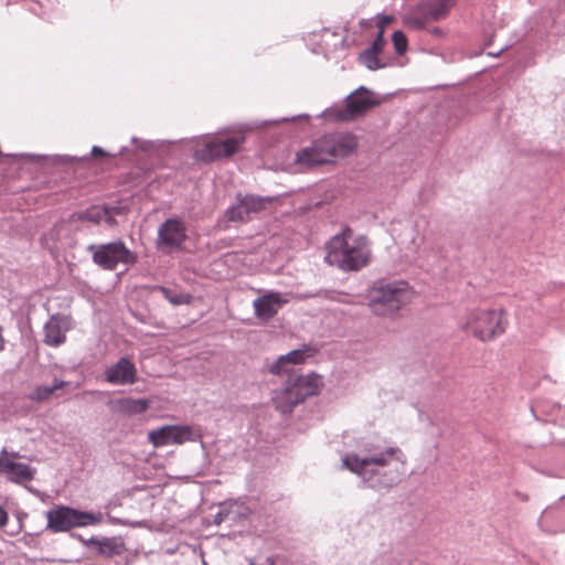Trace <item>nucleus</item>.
Returning <instances> with one entry per match:
<instances>
[{
    "mask_svg": "<svg viewBox=\"0 0 565 565\" xmlns=\"http://www.w3.org/2000/svg\"><path fill=\"white\" fill-rule=\"evenodd\" d=\"M285 303H287V300L282 298L279 292H267L254 300L255 316L262 320L268 321L277 315Z\"/></svg>",
    "mask_w": 565,
    "mask_h": 565,
    "instance_id": "obj_16",
    "label": "nucleus"
},
{
    "mask_svg": "<svg viewBox=\"0 0 565 565\" xmlns=\"http://www.w3.org/2000/svg\"><path fill=\"white\" fill-rule=\"evenodd\" d=\"M12 157L20 158V159H26V160H30V161H33L36 163H41L42 161H46L50 159V157H47V156H36V154H31V153L12 154Z\"/></svg>",
    "mask_w": 565,
    "mask_h": 565,
    "instance_id": "obj_29",
    "label": "nucleus"
},
{
    "mask_svg": "<svg viewBox=\"0 0 565 565\" xmlns=\"http://www.w3.org/2000/svg\"><path fill=\"white\" fill-rule=\"evenodd\" d=\"M3 328L0 326V352L4 350L6 340L3 338Z\"/></svg>",
    "mask_w": 565,
    "mask_h": 565,
    "instance_id": "obj_38",
    "label": "nucleus"
},
{
    "mask_svg": "<svg viewBox=\"0 0 565 565\" xmlns=\"http://www.w3.org/2000/svg\"><path fill=\"white\" fill-rule=\"evenodd\" d=\"M152 290L159 291L173 306L189 305L192 300L190 294L181 292L169 287L157 285Z\"/></svg>",
    "mask_w": 565,
    "mask_h": 565,
    "instance_id": "obj_23",
    "label": "nucleus"
},
{
    "mask_svg": "<svg viewBox=\"0 0 565 565\" xmlns=\"http://www.w3.org/2000/svg\"><path fill=\"white\" fill-rule=\"evenodd\" d=\"M328 298L331 299V300L341 302V303H350V301L347 298H340V297H335L333 295L328 297Z\"/></svg>",
    "mask_w": 565,
    "mask_h": 565,
    "instance_id": "obj_39",
    "label": "nucleus"
},
{
    "mask_svg": "<svg viewBox=\"0 0 565 565\" xmlns=\"http://www.w3.org/2000/svg\"><path fill=\"white\" fill-rule=\"evenodd\" d=\"M507 323L503 309L476 310L470 313L468 320V326L473 337L483 342L491 341L503 334Z\"/></svg>",
    "mask_w": 565,
    "mask_h": 565,
    "instance_id": "obj_8",
    "label": "nucleus"
},
{
    "mask_svg": "<svg viewBox=\"0 0 565 565\" xmlns=\"http://www.w3.org/2000/svg\"><path fill=\"white\" fill-rule=\"evenodd\" d=\"M46 530L52 533L67 532L73 527L97 525L102 522V513L81 511L68 505H55L45 512Z\"/></svg>",
    "mask_w": 565,
    "mask_h": 565,
    "instance_id": "obj_6",
    "label": "nucleus"
},
{
    "mask_svg": "<svg viewBox=\"0 0 565 565\" xmlns=\"http://www.w3.org/2000/svg\"><path fill=\"white\" fill-rule=\"evenodd\" d=\"M4 458H8L10 460L19 459V458H21V455L18 451H8V455Z\"/></svg>",
    "mask_w": 565,
    "mask_h": 565,
    "instance_id": "obj_36",
    "label": "nucleus"
},
{
    "mask_svg": "<svg viewBox=\"0 0 565 565\" xmlns=\"http://www.w3.org/2000/svg\"><path fill=\"white\" fill-rule=\"evenodd\" d=\"M456 0H425L418 3L406 17L405 23L415 30L446 18Z\"/></svg>",
    "mask_w": 565,
    "mask_h": 565,
    "instance_id": "obj_10",
    "label": "nucleus"
},
{
    "mask_svg": "<svg viewBox=\"0 0 565 565\" xmlns=\"http://www.w3.org/2000/svg\"><path fill=\"white\" fill-rule=\"evenodd\" d=\"M393 21V17L391 15H381L377 20V29L383 30L385 32V28Z\"/></svg>",
    "mask_w": 565,
    "mask_h": 565,
    "instance_id": "obj_31",
    "label": "nucleus"
},
{
    "mask_svg": "<svg viewBox=\"0 0 565 565\" xmlns=\"http://www.w3.org/2000/svg\"><path fill=\"white\" fill-rule=\"evenodd\" d=\"M185 224L179 218H167L158 228L157 245L164 253L181 250L186 241Z\"/></svg>",
    "mask_w": 565,
    "mask_h": 565,
    "instance_id": "obj_13",
    "label": "nucleus"
},
{
    "mask_svg": "<svg viewBox=\"0 0 565 565\" xmlns=\"http://www.w3.org/2000/svg\"><path fill=\"white\" fill-rule=\"evenodd\" d=\"M108 207H109V210H111V214H114V215H118V214L122 213L121 206H108Z\"/></svg>",
    "mask_w": 565,
    "mask_h": 565,
    "instance_id": "obj_40",
    "label": "nucleus"
},
{
    "mask_svg": "<svg viewBox=\"0 0 565 565\" xmlns=\"http://www.w3.org/2000/svg\"><path fill=\"white\" fill-rule=\"evenodd\" d=\"M92 154H93V156H102V157H106V156H108V153H107L104 149H102L100 147H98V146H94V147L92 148Z\"/></svg>",
    "mask_w": 565,
    "mask_h": 565,
    "instance_id": "obj_34",
    "label": "nucleus"
},
{
    "mask_svg": "<svg viewBox=\"0 0 565 565\" xmlns=\"http://www.w3.org/2000/svg\"><path fill=\"white\" fill-rule=\"evenodd\" d=\"M71 536L73 539H76V540L81 541L85 545V541L86 540L81 534L72 533Z\"/></svg>",
    "mask_w": 565,
    "mask_h": 565,
    "instance_id": "obj_42",
    "label": "nucleus"
},
{
    "mask_svg": "<svg viewBox=\"0 0 565 565\" xmlns=\"http://www.w3.org/2000/svg\"><path fill=\"white\" fill-rule=\"evenodd\" d=\"M379 54V52L365 49L359 54L358 62L364 65L370 71H377L384 68L386 64L381 62V60L377 57Z\"/></svg>",
    "mask_w": 565,
    "mask_h": 565,
    "instance_id": "obj_25",
    "label": "nucleus"
},
{
    "mask_svg": "<svg viewBox=\"0 0 565 565\" xmlns=\"http://www.w3.org/2000/svg\"><path fill=\"white\" fill-rule=\"evenodd\" d=\"M87 249L92 253L93 262L106 270L116 269L119 263L129 266L137 262V255L128 249L122 241L93 244Z\"/></svg>",
    "mask_w": 565,
    "mask_h": 565,
    "instance_id": "obj_9",
    "label": "nucleus"
},
{
    "mask_svg": "<svg viewBox=\"0 0 565 565\" xmlns=\"http://www.w3.org/2000/svg\"><path fill=\"white\" fill-rule=\"evenodd\" d=\"M106 214V209H103L100 205H92L85 211L75 212L72 214L73 221H81V222H90L94 224H99L103 220V217Z\"/></svg>",
    "mask_w": 565,
    "mask_h": 565,
    "instance_id": "obj_24",
    "label": "nucleus"
},
{
    "mask_svg": "<svg viewBox=\"0 0 565 565\" xmlns=\"http://www.w3.org/2000/svg\"><path fill=\"white\" fill-rule=\"evenodd\" d=\"M225 216L230 222H247L252 217L238 200H236L235 204L227 207Z\"/></svg>",
    "mask_w": 565,
    "mask_h": 565,
    "instance_id": "obj_26",
    "label": "nucleus"
},
{
    "mask_svg": "<svg viewBox=\"0 0 565 565\" xmlns=\"http://www.w3.org/2000/svg\"><path fill=\"white\" fill-rule=\"evenodd\" d=\"M131 142L132 143H139V148L142 150V151H150L153 149V145L151 141H147V140H139L138 138L134 137L131 139Z\"/></svg>",
    "mask_w": 565,
    "mask_h": 565,
    "instance_id": "obj_30",
    "label": "nucleus"
},
{
    "mask_svg": "<svg viewBox=\"0 0 565 565\" xmlns=\"http://www.w3.org/2000/svg\"><path fill=\"white\" fill-rule=\"evenodd\" d=\"M358 147L356 139L351 134L334 132L315 140L311 146L297 152L295 163L302 169L333 162L338 157H347Z\"/></svg>",
    "mask_w": 565,
    "mask_h": 565,
    "instance_id": "obj_3",
    "label": "nucleus"
},
{
    "mask_svg": "<svg viewBox=\"0 0 565 565\" xmlns=\"http://www.w3.org/2000/svg\"><path fill=\"white\" fill-rule=\"evenodd\" d=\"M392 42H393L395 52L398 55H403L407 51L408 42H407V38L403 31H395L392 34Z\"/></svg>",
    "mask_w": 565,
    "mask_h": 565,
    "instance_id": "obj_27",
    "label": "nucleus"
},
{
    "mask_svg": "<svg viewBox=\"0 0 565 565\" xmlns=\"http://www.w3.org/2000/svg\"><path fill=\"white\" fill-rule=\"evenodd\" d=\"M201 439V429L190 425H166L148 433V440L157 448L171 444L182 445L186 441H198Z\"/></svg>",
    "mask_w": 565,
    "mask_h": 565,
    "instance_id": "obj_11",
    "label": "nucleus"
},
{
    "mask_svg": "<svg viewBox=\"0 0 565 565\" xmlns=\"http://www.w3.org/2000/svg\"><path fill=\"white\" fill-rule=\"evenodd\" d=\"M316 353V350L309 345H303L301 349H297L290 351L289 353L279 356L270 366L269 372L273 374H281L285 372H289L287 367L288 364H301L308 358L312 356Z\"/></svg>",
    "mask_w": 565,
    "mask_h": 565,
    "instance_id": "obj_18",
    "label": "nucleus"
},
{
    "mask_svg": "<svg viewBox=\"0 0 565 565\" xmlns=\"http://www.w3.org/2000/svg\"><path fill=\"white\" fill-rule=\"evenodd\" d=\"M67 385L68 382L54 379L51 385L42 384L35 386L29 397L35 402H45L49 401L53 395H55L56 391Z\"/></svg>",
    "mask_w": 565,
    "mask_h": 565,
    "instance_id": "obj_21",
    "label": "nucleus"
},
{
    "mask_svg": "<svg viewBox=\"0 0 565 565\" xmlns=\"http://www.w3.org/2000/svg\"><path fill=\"white\" fill-rule=\"evenodd\" d=\"M52 160L55 162V163H65L66 161H68L70 159L67 157H62V156H55L52 158Z\"/></svg>",
    "mask_w": 565,
    "mask_h": 565,
    "instance_id": "obj_37",
    "label": "nucleus"
},
{
    "mask_svg": "<svg viewBox=\"0 0 565 565\" xmlns=\"http://www.w3.org/2000/svg\"><path fill=\"white\" fill-rule=\"evenodd\" d=\"M363 456L347 454L342 458L345 469L361 477L363 483L375 490L390 489L401 481V473L383 471L395 460L404 462V454L398 447H381L374 443L363 445Z\"/></svg>",
    "mask_w": 565,
    "mask_h": 565,
    "instance_id": "obj_1",
    "label": "nucleus"
},
{
    "mask_svg": "<svg viewBox=\"0 0 565 565\" xmlns=\"http://www.w3.org/2000/svg\"><path fill=\"white\" fill-rule=\"evenodd\" d=\"M384 44H385L384 31L383 30H379L374 41L371 44V46H369L366 50L381 53L383 51V49H384Z\"/></svg>",
    "mask_w": 565,
    "mask_h": 565,
    "instance_id": "obj_28",
    "label": "nucleus"
},
{
    "mask_svg": "<svg viewBox=\"0 0 565 565\" xmlns=\"http://www.w3.org/2000/svg\"><path fill=\"white\" fill-rule=\"evenodd\" d=\"M398 565H411V562L409 561H405V562L399 563Z\"/></svg>",
    "mask_w": 565,
    "mask_h": 565,
    "instance_id": "obj_44",
    "label": "nucleus"
},
{
    "mask_svg": "<svg viewBox=\"0 0 565 565\" xmlns=\"http://www.w3.org/2000/svg\"><path fill=\"white\" fill-rule=\"evenodd\" d=\"M68 330V319L62 315H53L44 324L43 342L50 347H60L66 341V331Z\"/></svg>",
    "mask_w": 565,
    "mask_h": 565,
    "instance_id": "obj_17",
    "label": "nucleus"
},
{
    "mask_svg": "<svg viewBox=\"0 0 565 565\" xmlns=\"http://www.w3.org/2000/svg\"><path fill=\"white\" fill-rule=\"evenodd\" d=\"M244 137H230L224 140H210L194 151L196 161L210 163L218 159L230 158L239 150Z\"/></svg>",
    "mask_w": 565,
    "mask_h": 565,
    "instance_id": "obj_12",
    "label": "nucleus"
},
{
    "mask_svg": "<svg viewBox=\"0 0 565 565\" xmlns=\"http://www.w3.org/2000/svg\"><path fill=\"white\" fill-rule=\"evenodd\" d=\"M125 150H126V148H121L120 149V154H122Z\"/></svg>",
    "mask_w": 565,
    "mask_h": 565,
    "instance_id": "obj_45",
    "label": "nucleus"
},
{
    "mask_svg": "<svg viewBox=\"0 0 565 565\" xmlns=\"http://www.w3.org/2000/svg\"><path fill=\"white\" fill-rule=\"evenodd\" d=\"M322 385V377L313 372L289 377L286 385L275 393L274 405L281 414H291L307 397L318 395Z\"/></svg>",
    "mask_w": 565,
    "mask_h": 565,
    "instance_id": "obj_5",
    "label": "nucleus"
},
{
    "mask_svg": "<svg viewBox=\"0 0 565 565\" xmlns=\"http://www.w3.org/2000/svg\"><path fill=\"white\" fill-rule=\"evenodd\" d=\"M103 209H106V214L102 221H104L105 223H107L110 226L115 225L116 218L114 217V214H111V210H109L108 205H103Z\"/></svg>",
    "mask_w": 565,
    "mask_h": 565,
    "instance_id": "obj_32",
    "label": "nucleus"
},
{
    "mask_svg": "<svg viewBox=\"0 0 565 565\" xmlns=\"http://www.w3.org/2000/svg\"><path fill=\"white\" fill-rule=\"evenodd\" d=\"M104 375L113 385H130L138 380L136 365L128 356H121L115 364L108 366Z\"/></svg>",
    "mask_w": 565,
    "mask_h": 565,
    "instance_id": "obj_15",
    "label": "nucleus"
},
{
    "mask_svg": "<svg viewBox=\"0 0 565 565\" xmlns=\"http://www.w3.org/2000/svg\"><path fill=\"white\" fill-rule=\"evenodd\" d=\"M86 546L93 545L97 553L105 557L121 556L126 552V546L120 537H96L92 536L85 541Z\"/></svg>",
    "mask_w": 565,
    "mask_h": 565,
    "instance_id": "obj_20",
    "label": "nucleus"
},
{
    "mask_svg": "<svg viewBox=\"0 0 565 565\" xmlns=\"http://www.w3.org/2000/svg\"><path fill=\"white\" fill-rule=\"evenodd\" d=\"M8 512L2 505H0V529H3L8 524Z\"/></svg>",
    "mask_w": 565,
    "mask_h": 565,
    "instance_id": "obj_33",
    "label": "nucleus"
},
{
    "mask_svg": "<svg viewBox=\"0 0 565 565\" xmlns=\"http://www.w3.org/2000/svg\"><path fill=\"white\" fill-rule=\"evenodd\" d=\"M109 405L113 413L130 417L146 413L150 407V399L121 397L111 401Z\"/></svg>",
    "mask_w": 565,
    "mask_h": 565,
    "instance_id": "obj_19",
    "label": "nucleus"
},
{
    "mask_svg": "<svg viewBox=\"0 0 565 565\" xmlns=\"http://www.w3.org/2000/svg\"><path fill=\"white\" fill-rule=\"evenodd\" d=\"M236 200L242 203L245 210H247L248 214L259 213L266 209V205L273 201L269 196H258L254 194L243 195L238 193L236 195Z\"/></svg>",
    "mask_w": 565,
    "mask_h": 565,
    "instance_id": "obj_22",
    "label": "nucleus"
},
{
    "mask_svg": "<svg viewBox=\"0 0 565 565\" xmlns=\"http://www.w3.org/2000/svg\"><path fill=\"white\" fill-rule=\"evenodd\" d=\"M429 33H430V34H433V35H434V36H436V38H440V36H443V33H444V32H443V30H441L440 28H438V26H434V28H431V29L429 30Z\"/></svg>",
    "mask_w": 565,
    "mask_h": 565,
    "instance_id": "obj_35",
    "label": "nucleus"
},
{
    "mask_svg": "<svg viewBox=\"0 0 565 565\" xmlns=\"http://www.w3.org/2000/svg\"><path fill=\"white\" fill-rule=\"evenodd\" d=\"M118 565H129V559L126 557L122 563L117 562Z\"/></svg>",
    "mask_w": 565,
    "mask_h": 565,
    "instance_id": "obj_43",
    "label": "nucleus"
},
{
    "mask_svg": "<svg viewBox=\"0 0 565 565\" xmlns=\"http://www.w3.org/2000/svg\"><path fill=\"white\" fill-rule=\"evenodd\" d=\"M226 516H227V513H224V511H220V512L216 514V522H217V523L222 522Z\"/></svg>",
    "mask_w": 565,
    "mask_h": 565,
    "instance_id": "obj_41",
    "label": "nucleus"
},
{
    "mask_svg": "<svg viewBox=\"0 0 565 565\" xmlns=\"http://www.w3.org/2000/svg\"><path fill=\"white\" fill-rule=\"evenodd\" d=\"M409 285L405 280L379 279L367 292L371 311L379 317H395L408 301Z\"/></svg>",
    "mask_w": 565,
    "mask_h": 565,
    "instance_id": "obj_4",
    "label": "nucleus"
},
{
    "mask_svg": "<svg viewBox=\"0 0 565 565\" xmlns=\"http://www.w3.org/2000/svg\"><path fill=\"white\" fill-rule=\"evenodd\" d=\"M324 260L343 271H359L366 267L372 258L370 242L364 235L353 237V231L343 226L326 245Z\"/></svg>",
    "mask_w": 565,
    "mask_h": 565,
    "instance_id": "obj_2",
    "label": "nucleus"
},
{
    "mask_svg": "<svg viewBox=\"0 0 565 565\" xmlns=\"http://www.w3.org/2000/svg\"><path fill=\"white\" fill-rule=\"evenodd\" d=\"M380 103L373 92L365 86H360L345 97V106L328 109L327 116L337 121H350L365 115Z\"/></svg>",
    "mask_w": 565,
    "mask_h": 565,
    "instance_id": "obj_7",
    "label": "nucleus"
},
{
    "mask_svg": "<svg viewBox=\"0 0 565 565\" xmlns=\"http://www.w3.org/2000/svg\"><path fill=\"white\" fill-rule=\"evenodd\" d=\"M7 455V448H2L0 451V473L7 475L10 482H30L35 478L36 469L34 467L4 458Z\"/></svg>",
    "mask_w": 565,
    "mask_h": 565,
    "instance_id": "obj_14",
    "label": "nucleus"
}]
</instances>
